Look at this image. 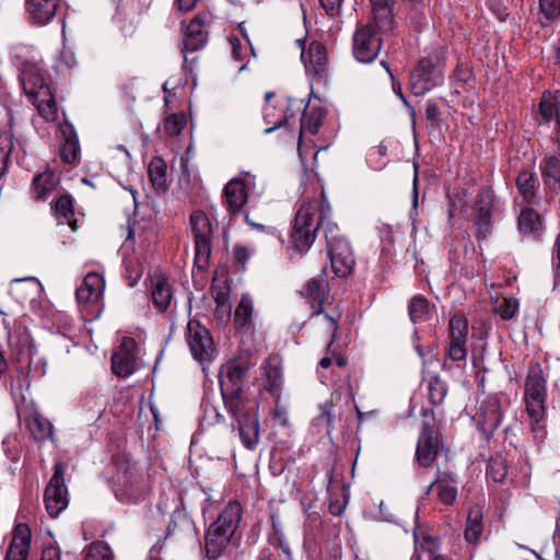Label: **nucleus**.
<instances>
[{"label":"nucleus","instance_id":"nucleus-1","mask_svg":"<svg viewBox=\"0 0 560 560\" xmlns=\"http://www.w3.org/2000/svg\"><path fill=\"white\" fill-rule=\"evenodd\" d=\"M330 214L331 208L320 180L311 178L302 194L293 221L289 237L290 248L296 254H306L315 242L318 229L322 226L325 232L326 224L332 222Z\"/></svg>","mask_w":560,"mask_h":560},{"label":"nucleus","instance_id":"nucleus-2","mask_svg":"<svg viewBox=\"0 0 560 560\" xmlns=\"http://www.w3.org/2000/svg\"><path fill=\"white\" fill-rule=\"evenodd\" d=\"M547 377L539 362H532L524 383V413L537 448L545 443L547 431Z\"/></svg>","mask_w":560,"mask_h":560},{"label":"nucleus","instance_id":"nucleus-3","mask_svg":"<svg viewBox=\"0 0 560 560\" xmlns=\"http://www.w3.org/2000/svg\"><path fill=\"white\" fill-rule=\"evenodd\" d=\"M249 353H242L221 366L220 390L228 412H237L243 408L244 402L249 401L244 394V377L253 366Z\"/></svg>","mask_w":560,"mask_h":560},{"label":"nucleus","instance_id":"nucleus-4","mask_svg":"<svg viewBox=\"0 0 560 560\" xmlns=\"http://www.w3.org/2000/svg\"><path fill=\"white\" fill-rule=\"evenodd\" d=\"M242 516V506L237 501L229 502L218 518L206 532V551L210 560L218 559L226 549Z\"/></svg>","mask_w":560,"mask_h":560},{"label":"nucleus","instance_id":"nucleus-5","mask_svg":"<svg viewBox=\"0 0 560 560\" xmlns=\"http://www.w3.org/2000/svg\"><path fill=\"white\" fill-rule=\"evenodd\" d=\"M152 489L150 475H144L138 467L126 460L118 466L114 476L115 497L124 503H138L147 498Z\"/></svg>","mask_w":560,"mask_h":560},{"label":"nucleus","instance_id":"nucleus-6","mask_svg":"<svg viewBox=\"0 0 560 560\" xmlns=\"http://www.w3.org/2000/svg\"><path fill=\"white\" fill-rule=\"evenodd\" d=\"M327 259L331 271L338 278L350 276L355 266L353 249L335 222L325 228Z\"/></svg>","mask_w":560,"mask_h":560},{"label":"nucleus","instance_id":"nucleus-7","mask_svg":"<svg viewBox=\"0 0 560 560\" xmlns=\"http://www.w3.org/2000/svg\"><path fill=\"white\" fill-rule=\"evenodd\" d=\"M20 80L25 94L35 105L38 114L46 121H56L58 119V108L55 96L43 77L36 71L23 70Z\"/></svg>","mask_w":560,"mask_h":560},{"label":"nucleus","instance_id":"nucleus-8","mask_svg":"<svg viewBox=\"0 0 560 560\" xmlns=\"http://www.w3.org/2000/svg\"><path fill=\"white\" fill-rule=\"evenodd\" d=\"M190 230L195 238V265L200 270L208 268L211 257L213 221L202 210H195L189 218Z\"/></svg>","mask_w":560,"mask_h":560},{"label":"nucleus","instance_id":"nucleus-9","mask_svg":"<svg viewBox=\"0 0 560 560\" xmlns=\"http://www.w3.org/2000/svg\"><path fill=\"white\" fill-rule=\"evenodd\" d=\"M275 96L273 92L265 94L266 105L262 109L264 121L267 127L266 133H270L276 129L287 128L291 130L298 125V113L301 109V103L288 98L278 100L276 104H270V100Z\"/></svg>","mask_w":560,"mask_h":560},{"label":"nucleus","instance_id":"nucleus-10","mask_svg":"<svg viewBox=\"0 0 560 560\" xmlns=\"http://www.w3.org/2000/svg\"><path fill=\"white\" fill-rule=\"evenodd\" d=\"M392 31H383L375 24V19L359 26L352 38V54L357 61L372 62L380 54L383 36Z\"/></svg>","mask_w":560,"mask_h":560},{"label":"nucleus","instance_id":"nucleus-11","mask_svg":"<svg viewBox=\"0 0 560 560\" xmlns=\"http://www.w3.org/2000/svg\"><path fill=\"white\" fill-rule=\"evenodd\" d=\"M105 291V279L100 272H89L77 288L78 305L88 319L98 317Z\"/></svg>","mask_w":560,"mask_h":560},{"label":"nucleus","instance_id":"nucleus-12","mask_svg":"<svg viewBox=\"0 0 560 560\" xmlns=\"http://www.w3.org/2000/svg\"><path fill=\"white\" fill-rule=\"evenodd\" d=\"M444 81L443 68L438 56H427L411 70L409 88L413 95L422 96Z\"/></svg>","mask_w":560,"mask_h":560},{"label":"nucleus","instance_id":"nucleus-13","mask_svg":"<svg viewBox=\"0 0 560 560\" xmlns=\"http://www.w3.org/2000/svg\"><path fill=\"white\" fill-rule=\"evenodd\" d=\"M66 466L61 462L54 465V474L45 489L44 504L51 517H57L69 503L68 489L65 483Z\"/></svg>","mask_w":560,"mask_h":560},{"label":"nucleus","instance_id":"nucleus-14","mask_svg":"<svg viewBox=\"0 0 560 560\" xmlns=\"http://www.w3.org/2000/svg\"><path fill=\"white\" fill-rule=\"evenodd\" d=\"M186 340L195 360L201 364L212 361L214 354L213 339L208 328L199 320L190 319L188 322Z\"/></svg>","mask_w":560,"mask_h":560},{"label":"nucleus","instance_id":"nucleus-15","mask_svg":"<svg viewBox=\"0 0 560 560\" xmlns=\"http://www.w3.org/2000/svg\"><path fill=\"white\" fill-rule=\"evenodd\" d=\"M212 15L209 12H199L185 27L180 51L184 57V67L187 66V54L202 48L208 40V27Z\"/></svg>","mask_w":560,"mask_h":560},{"label":"nucleus","instance_id":"nucleus-16","mask_svg":"<svg viewBox=\"0 0 560 560\" xmlns=\"http://www.w3.org/2000/svg\"><path fill=\"white\" fill-rule=\"evenodd\" d=\"M237 422L240 436L244 446L255 448L259 441L258 404L256 401L244 402L237 412H229Z\"/></svg>","mask_w":560,"mask_h":560},{"label":"nucleus","instance_id":"nucleus-17","mask_svg":"<svg viewBox=\"0 0 560 560\" xmlns=\"http://www.w3.org/2000/svg\"><path fill=\"white\" fill-rule=\"evenodd\" d=\"M468 322L464 314H454L448 322V346L446 348L447 358L454 362H466L467 359V339Z\"/></svg>","mask_w":560,"mask_h":560},{"label":"nucleus","instance_id":"nucleus-18","mask_svg":"<svg viewBox=\"0 0 560 560\" xmlns=\"http://www.w3.org/2000/svg\"><path fill=\"white\" fill-rule=\"evenodd\" d=\"M295 43L301 49V58L306 71L313 75L314 80H324L328 72V57L325 45L313 40L306 49L304 39H296Z\"/></svg>","mask_w":560,"mask_h":560},{"label":"nucleus","instance_id":"nucleus-19","mask_svg":"<svg viewBox=\"0 0 560 560\" xmlns=\"http://www.w3.org/2000/svg\"><path fill=\"white\" fill-rule=\"evenodd\" d=\"M441 445L442 438L440 431L434 429L429 421L424 420L416 448L417 463L423 468L431 467L438 457Z\"/></svg>","mask_w":560,"mask_h":560},{"label":"nucleus","instance_id":"nucleus-20","mask_svg":"<svg viewBox=\"0 0 560 560\" xmlns=\"http://www.w3.org/2000/svg\"><path fill=\"white\" fill-rule=\"evenodd\" d=\"M138 345L131 337H125L119 349L112 357V370L120 377L131 375L136 370Z\"/></svg>","mask_w":560,"mask_h":560},{"label":"nucleus","instance_id":"nucleus-21","mask_svg":"<svg viewBox=\"0 0 560 560\" xmlns=\"http://www.w3.org/2000/svg\"><path fill=\"white\" fill-rule=\"evenodd\" d=\"M8 345L15 351L18 361L30 364L32 357V338L22 322L14 320L9 325Z\"/></svg>","mask_w":560,"mask_h":560},{"label":"nucleus","instance_id":"nucleus-22","mask_svg":"<svg viewBox=\"0 0 560 560\" xmlns=\"http://www.w3.org/2000/svg\"><path fill=\"white\" fill-rule=\"evenodd\" d=\"M429 491H432L445 506H452L458 497V481L454 474L448 471H436L434 480L429 487Z\"/></svg>","mask_w":560,"mask_h":560},{"label":"nucleus","instance_id":"nucleus-23","mask_svg":"<svg viewBox=\"0 0 560 560\" xmlns=\"http://www.w3.org/2000/svg\"><path fill=\"white\" fill-rule=\"evenodd\" d=\"M42 283L35 277L13 279L9 284V295L19 304L25 305L35 302L42 293Z\"/></svg>","mask_w":560,"mask_h":560},{"label":"nucleus","instance_id":"nucleus-24","mask_svg":"<svg viewBox=\"0 0 560 560\" xmlns=\"http://www.w3.org/2000/svg\"><path fill=\"white\" fill-rule=\"evenodd\" d=\"M60 0H25V13L31 24L45 26L55 18Z\"/></svg>","mask_w":560,"mask_h":560},{"label":"nucleus","instance_id":"nucleus-25","mask_svg":"<svg viewBox=\"0 0 560 560\" xmlns=\"http://www.w3.org/2000/svg\"><path fill=\"white\" fill-rule=\"evenodd\" d=\"M149 280L154 307L159 312H165L170 307L173 298V290L168 278L162 270L156 269L150 275Z\"/></svg>","mask_w":560,"mask_h":560},{"label":"nucleus","instance_id":"nucleus-26","mask_svg":"<svg viewBox=\"0 0 560 560\" xmlns=\"http://www.w3.org/2000/svg\"><path fill=\"white\" fill-rule=\"evenodd\" d=\"M264 377V388L275 396H280L283 384L282 359L278 354L269 355L260 366Z\"/></svg>","mask_w":560,"mask_h":560},{"label":"nucleus","instance_id":"nucleus-27","mask_svg":"<svg viewBox=\"0 0 560 560\" xmlns=\"http://www.w3.org/2000/svg\"><path fill=\"white\" fill-rule=\"evenodd\" d=\"M415 552L416 560H446L441 553L442 541L439 536H433L428 532L415 533Z\"/></svg>","mask_w":560,"mask_h":560},{"label":"nucleus","instance_id":"nucleus-28","mask_svg":"<svg viewBox=\"0 0 560 560\" xmlns=\"http://www.w3.org/2000/svg\"><path fill=\"white\" fill-rule=\"evenodd\" d=\"M32 533L26 524L15 525L4 560H27L31 549Z\"/></svg>","mask_w":560,"mask_h":560},{"label":"nucleus","instance_id":"nucleus-29","mask_svg":"<svg viewBox=\"0 0 560 560\" xmlns=\"http://www.w3.org/2000/svg\"><path fill=\"white\" fill-rule=\"evenodd\" d=\"M224 206L231 217L237 215L247 201L248 192L241 178L231 179L223 190Z\"/></svg>","mask_w":560,"mask_h":560},{"label":"nucleus","instance_id":"nucleus-30","mask_svg":"<svg viewBox=\"0 0 560 560\" xmlns=\"http://www.w3.org/2000/svg\"><path fill=\"white\" fill-rule=\"evenodd\" d=\"M300 295L310 305L312 316L319 315L323 313V304L328 296V288L324 280L312 278L302 288Z\"/></svg>","mask_w":560,"mask_h":560},{"label":"nucleus","instance_id":"nucleus-31","mask_svg":"<svg viewBox=\"0 0 560 560\" xmlns=\"http://www.w3.org/2000/svg\"><path fill=\"white\" fill-rule=\"evenodd\" d=\"M534 118L538 125L560 120V90L542 93Z\"/></svg>","mask_w":560,"mask_h":560},{"label":"nucleus","instance_id":"nucleus-32","mask_svg":"<svg viewBox=\"0 0 560 560\" xmlns=\"http://www.w3.org/2000/svg\"><path fill=\"white\" fill-rule=\"evenodd\" d=\"M503 421L500 399L490 396L482 401L479 409V425L485 432H494Z\"/></svg>","mask_w":560,"mask_h":560},{"label":"nucleus","instance_id":"nucleus-33","mask_svg":"<svg viewBox=\"0 0 560 560\" xmlns=\"http://www.w3.org/2000/svg\"><path fill=\"white\" fill-rule=\"evenodd\" d=\"M326 112L319 106H306L299 118V142L298 150L302 154V139L305 133L316 135L323 124Z\"/></svg>","mask_w":560,"mask_h":560},{"label":"nucleus","instance_id":"nucleus-34","mask_svg":"<svg viewBox=\"0 0 560 560\" xmlns=\"http://www.w3.org/2000/svg\"><path fill=\"white\" fill-rule=\"evenodd\" d=\"M540 172L546 189L553 195H560V158L545 156L540 164Z\"/></svg>","mask_w":560,"mask_h":560},{"label":"nucleus","instance_id":"nucleus-35","mask_svg":"<svg viewBox=\"0 0 560 560\" xmlns=\"http://www.w3.org/2000/svg\"><path fill=\"white\" fill-rule=\"evenodd\" d=\"M485 529L483 511L481 506H471L468 511L464 538L468 544L477 545L481 540V536Z\"/></svg>","mask_w":560,"mask_h":560},{"label":"nucleus","instance_id":"nucleus-36","mask_svg":"<svg viewBox=\"0 0 560 560\" xmlns=\"http://www.w3.org/2000/svg\"><path fill=\"white\" fill-rule=\"evenodd\" d=\"M517 228L524 236L538 238L542 231L540 214L533 208L523 209L517 219Z\"/></svg>","mask_w":560,"mask_h":560},{"label":"nucleus","instance_id":"nucleus-37","mask_svg":"<svg viewBox=\"0 0 560 560\" xmlns=\"http://www.w3.org/2000/svg\"><path fill=\"white\" fill-rule=\"evenodd\" d=\"M60 183L59 176L51 170L37 174L33 179V190L36 200H45Z\"/></svg>","mask_w":560,"mask_h":560},{"label":"nucleus","instance_id":"nucleus-38","mask_svg":"<svg viewBox=\"0 0 560 560\" xmlns=\"http://www.w3.org/2000/svg\"><path fill=\"white\" fill-rule=\"evenodd\" d=\"M27 428L33 435V438L37 441H44L46 439H51L54 434L52 424L48 419L43 417L38 411L32 410L27 418L25 419Z\"/></svg>","mask_w":560,"mask_h":560},{"label":"nucleus","instance_id":"nucleus-39","mask_svg":"<svg viewBox=\"0 0 560 560\" xmlns=\"http://www.w3.org/2000/svg\"><path fill=\"white\" fill-rule=\"evenodd\" d=\"M515 184L524 201L528 205L534 203L539 186L536 174L529 171H522L518 173Z\"/></svg>","mask_w":560,"mask_h":560},{"label":"nucleus","instance_id":"nucleus-40","mask_svg":"<svg viewBox=\"0 0 560 560\" xmlns=\"http://www.w3.org/2000/svg\"><path fill=\"white\" fill-rule=\"evenodd\" d=\"M148 174L156 191L163 192L167 189V166L163 159L153 158L149 163Z\"/></svg>","mask_w":560,"mask_h":560},{"label":"nucleus","instance_id":"nucleus-41","mask_svg":"<svg viewBox=\"0 0 560 560\" xmlns=\"http://www.w3.org/2000/svg\"><path fill=\"white\" fill-rule=\"evenodd\" d=\"M52 210L60 223L68 224L72 230L77 229L73 198L69 194L60 196L52 206Z\"/></svg>","mask_w":560,"mask_h":560},{"label":"nucleus","instance_id":"nucleus-42","mask_svg":"<svg viewBox=\"0 0 560 560\" xmlns=\"http://www.w3.org/2000/svg\"><path fill=\"white\" fill-rule=\"evenodd\" d=\"M370 2L373 13L372 19H375V24L383 31H393L395 22L388 5V0H370Z\"/></svg>","mask_w":560,"mask_h":560},{"label":"nucleus","instance_id":"nucleus-43","mask_svg":"<svg viewBox=\"0 0 560 560\" xmlns=\"http://www.w3.org/2000/svg\"><path fill=\"white\" fill-rule=\"evenodd\" d=\"M238 30L242 34V38L236 35L229 37V44L231 47L232 57L238 62H244L248 59L252 54V47L243 23L238 25Z\"/></svg>","mask_w":560,"mask_h":560},{"label":"nucleus","instance_id":"nucleus-44","mask_svg":"<svg viewBox=\"0 0 560 560\" xmlns=\"http://www.w3.org/2000/svg\"><path fill=\"white\" fill-rule=\"evenodd\" d=\"M254 314V301L253 299L244 294L242 295L238 304L234 311V324L238 329L249 328L252 325Z\"/></svg>","mask_w":560,"mask_h":560},{"label":"nucleus","instance_id":"nucleus-45","mask_svg":"<svg viewBox=\"0 0 560 560\" xmlns=\"http://www.w3.org/2000/svg\"><path fill=\"white\" fill-rule=\"evenodd\" d=\"M60 158L67 164H77L80 155V144L77 135L72 130L60 147Z\"/></svg>","mask_w":560,"mask_h":560},{"label":"nucleus","instance_id":"nucleus-46","mask_svg":"<svg viewBox=\"0 0 560 560\" xmlns=\"http://www.w3.org/2000/svg\"><path fill=\"white\" fill-rule=\"evenodd\" d=\"M408 312L413 323L427 320L430 315V303L428 299L421 294L415 295L409 303Z\"/></svg>","mask_w":560,"mask_h":560},{"label":"nucleus","instance_id":"nucleus-47","mask_svg":"<svg viewBox=\"0 0 560 560\" xmlns=\"http://www.w3.org/2000/svg\"><path fill=\"white\" fill-rule=\"evenodd\" d=\"M560 15V0H539V21L542 26L551 25Z\"/></svg>","mask_w":560,"mask_h":560},{"label":"nucleus","instance_id":"nucleus-48","mask_svg":"<svg viewBox=\"0 0 560 560\" xmlns=\"http://www.w3.org/2000/svg\"><path fill=\"white\" fill-rule=\"evenodd\" d=\"M325 318L327 320V329L330 331V338L327 343L326 355L320 359L319 366L323 369H328L332 364L331 346L337 338L340 315L337 317L325 315Z\"/></svg>","mask_w":560,"mask_h":560},{"label":"nucleus","instance_id":"nucleus-49","mask_svg":"<svg viewBox=\"0 0 560 560\" xmlns=\"http://www.w3.org/2000/svg\"><path fill=\"white\" fill-rule=\"evenodd\" d=\"M491 222V205L486 200L483 195H480V198L477 203V213L475 217V223L478 226V233L482 231L487 232Z\"/></svg>","mask_w":560,"mask_h":560},{"label":"nucleus","instance_id":"nucleus-50","mask_svg":"<svg viewBox=\"0 0 560 560\" xmlns=\"http://www.w3.org/2000/svg\"><path fill=\"white\" fill-rule=\"evenodd\" d=\"M447 395V385L441 378L434 376L428 382V397L433 406L441 405Z\"/></svg>","mask_w":560,"mask_h":560},{"label":"nucleus","instance_id":"nucleus-51","mask_svg":"<svg viewBox=\"0 0 560 560\" xmlns=\"http://www.w3.org/2000/svg\"><path fill=\"white\" fill-rule=\"evenodd\" d=\"M84 560H115L112 549L104 541L92 542L85 553Z\"/></svg>","mask_w":560,"mask_h":560},{"label":"nucleus","instance_id":"nucleus-52","mask_svg":"<svg viewBox=\"0 0 560 560\" xmlns=\"http://www.w3.org/2000/svg\"><path fill=\"white\" fill-rule=\"evenodd\" d=\"M232 305L229 301V294L219 292L215 296L214 317L220 323H226L231 318Z\"/></svg>","mask_w":560,"mask_h":560},{"label":"nucleus","instance_id":"nucleus-53","mask_svg":"<svg viewBox=\"0 0 560 560\" xmlns=\"http://www.w3.org/2000/svg\"><path fill=\"white\" fill-rule=\"evenodd\" d=\"M186 126V116L183 113L171 114L165 118L164 130L171 137L179 136Z\"/></svg>","mask_w":560,"mask_h":560},{"label":"nucleus","instance_id":"nucleus-54","mask_svg":"<svg viewBox=\"0 0 560 560\" xmlns=\"http://www.w3.org/2000/svg\"><path fill=\"white\" fill-rule=\"evenodd\" d=\"M508 468L503 459L491 458L487 467V477L494 482H502L506 476Z\"/></svg>","mask_w":560,"mask_h":560},{"label":"nucleus","instance_id":"nucleus-55","mask_svg":"<svg viewBox=\"0 0 560 560\" xmlns=\"http://www.w3.org/2000/svg\"><path fill=\"white\" fill-rule=\"evenodd\" d=\"M517 310L518 302L514 298H503L497 306V313L504 320L512 319L517 313Z\"/></svg>","mask_w":560,"mask_h":560},{"label":"nucleus","instance_id":"nucleus-56","mask_svg":"<svg viewBox=\"0 0 560 560\" xmlns=\"http://www.w3.org/2000/svg\"><path fill=\"white\" fill-rule=\"evenodd\" d=\"M425 120L429 127L439 128L442 122L441 112L435 102L429 100L425 103Z\"/></svg>","mask_w":560,"mask_h":560},{"label":"nucleus","instance_id":"nucleus-57","mask_svg":"<svg viewBox=\"0 0 560 560\" xmlns=\"http://www.w3.org/2000/svg\"><path fill=\"white\" fill-rule=\"evenodd\" d=\"M453 78L458 82L467 83L474 79V73L467 65L458 63L453 72Z\"/></svg>","mask_w":560,"mask_h":560},{"label":"nucleus","instance_id":"nucleus-58","mask_svg":"<svg viewBox=\"0 0 560 560\" xmlns=\"http://www.w3.org/2000/svg\"><path fill=\"white\" fill-rule=\"evenodd\" d=\"M252 253L253 252L245 245L237 244L233 247V257H234L235 261L237 264L242 265L243 267L249 260Z\"/></svg>","mask_w":560,"mask_h":560},{"label":"nucleus","instance_id":"nucleus-59","mask_svg":"<svg viewBox=\"0 0 560 560\" xmlns=\"http://www.w3.org/2000/svg\"><path fill=\"white\" fill-rule=\"evenodd\" d=\"M382 66L386 69V71L389 73V77L392 79V88H393V91L394 93L407 105V106H410L406 96L404 95L402 93V88H401V84L400 82L394 77L393 72L390 71L389 69V66L386 61H382L381 62Z\"/></svg>","mask_w":560,"mask_h":560},{"label":"nucleus","instance_id":"nucleus-60","mask_svg":"<svg viewBox=\"0 0 560 560\" xmlns=\"http://www.w3.org/2000/svg\"><path fill=\"white\" fill-rule=\"evenodd\" d=\"M342 0H320L322 7L327 14L334 16L340 11Z\"/></svg>","mask_w":560,"mask_h":560},{"label":"nucleus","instance_id":"nucleus-61","mask_svg":"<svg viewBox=\"0 0 560 560\" xmlns=\"http://www.w3.org/2000/svg\"><path fill=\"white\" fill-rule=\"evenodd\" d=\"M419 197V164L413 163V179H412V203L413 207L418 206Z\"/></svg>","mask_w":560,"mask_h":560},{"label":"nucleus","instance_id":"nucleus-62","mask_svg":"<svg viewBox=\"0 0 560 560\" xmlns=\"http://www.w3.org/2000/svg\"><path fill=\"white\" fill-rule=\"evenodd\" d=\"M553 255L555 273L557 278H560V233L555 241Z\"/></svg>","mask_w":560,"mask_h":560},{"label":"nucleus","instance_id":"nucleus-63","mask_svg":"<svg viewBox=\"0 0 560 560\" xmlns=\"http://www.w3.org/2000/svg\"><path fill=\"white\" fill-rule=\"evenodd\" d=\"M200 0H175L176 8L182 12L192 10Z\"/></svg>","mask_w":560,"mask_h":560},{"label":"nucleus","instance_id":"nucleus-64","mask_svg":"<svg viewBox=\"0 0 560 560\" xmlns=\"http://www.w3.org/2000/svg\"><path fill=\"white\" fill-rule=\"evenodd\" d=\"M346 504H347L346 500H343V501H339V500L332 501L331 500L329 503V512L332 515L338 516L343 512Z\"/></svg>","mask_w":560,"mask_h":560}]
</instances>
